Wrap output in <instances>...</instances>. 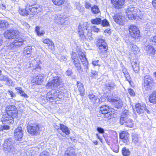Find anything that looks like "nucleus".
<instances>
[{"mask_svg":"<svg viewBox=\"0 0 156 156\" xmlns=\"http://www.w3.org/2000/svg\"><path fill=\"white\" fill-rule=\"evenodd\" d=\"M114 110L108 105H104L100 108L99 113L103 114L104 117L110 119L114 116Z\"/></svg>","mask_w":156,"mask_h":156,"instance_id":"f257e3e1","label":"nucleus"},{"mask_svg":"<svg viewBox=\"0 0 156 156\" xmlns=\"http://www.w3.org/2000/svg\"><path fill=\"white\" fill-rule=\"evenodd\" d=\"M97 45L98 47L100 55L102 57L107 56L106 52L108 50L107 44L105 42V40L101 38H99L97 41Z\"/></svg>","mask_w":156,"mask_h":156,"instance_id":"f03ea898","label":"nucleus"},{"mask_svg":"<svg viewBox=\"0 0 156 156\" xmlns=\"http://www.w3.org/2000/svg\"><path fill=\"white\" fill-rule=\"evenodd\" d=\"M13 142L11 138L6 139L3 144V150L6 153H11L14 154L16 152V150L13 145Z\"/></svg>","mask_w":156,"mask_h":156,"instance_id":"7ed1b4c3","label":"nucleus"},{"mask_svg":"<svg viewBox=\"0 0 156 156\" xmlns=\"http://www.w3.org/2000/svg\"><path fill=\"white\" fill-rule=\"evenodd\" d=\"M61 82L60 78L59 77H54L52 80L47 84L46 87L47 88H55L60 85Z\"/></svg>","mask_w":156,"mask_h":156,"instance_id":"20e7f679","label":"nucleus"},{"mask_svg":"<svg viewBox=\"0 0 156 156\" xmlns=\"http://www.w3.org/2000/svg\"><path fill=\"white\" fill-rule=\"evenodd\" d=\"M28 132L33 135H36L40 133V129L38 124H30L27 126Z\"/></svg>","mask_w":156,"mask_h":156,"instance_id":"39448f33","label":"nucleus"},{"mask_svg":"<svg viewBox=\"0 0 156 156\" xmlns=\"http://www.w3.org/2000/svg\"><path fill=\"white\" fill-rule=\"evenodd\" d=\"M88 26L87 23H84L81 26L80 25L78 27L77 31L80 37L82 39L86 38V35L85 33L87 30Z\"/></svg>","mask_w":156,"mask_h":156,"instance_id":"423d86ee","label":"nucleus"},{"mask_svg":"<svg viewBox=\"0 0 156 156\" xmlns=\"http://www.w3.org/2000/svg\"><path fill=\"white\" fill-rule=\"evenodd\" d=\"M135 110L138 114L141 115L146 112L148 113H150V111L147 109L145 105L141 103H138L136 105Z\"/></svg>","mask_w":156,"mask_h":156,"instance_id":"0eeeda50","label":"nucleus"},{"mask_svg":"<svg viewBox=\"0 0 156 156\" xmlns=\"http://www.w3.org/2000/svg\"><path fill=\"white\" fill-rule=\"evenodd\" d=\"M154 83V80L149 75L146 76L144 78V83L143 84V89L146 90L150 89V85Z\"/></svg>","mask_w":156,"mask_h":156,"instance_id":"6e6552de","label":"nucleus"},{"mask_svg":"<svg viewBox=\"0 0 156 156\" xmlns=\"http://www.w3.org/2000/svg\"><path fill=\"white\" fill-rule=\"evenodd\" d=\"M129 30L130 35L132 37L136 38L140 36V31L136 26L131 25Z\"/></svg>","mask_w":156,"mask_h":156,"instance_id":"1a4fd4ad","label":"nucleus"},{"mask_svg":"<svg viewBox=\"0 0 156 156\" xmlns=\"http://www.w3.org/2000/svg\"><path fill=\"white\" fill-rule=\"evenodd\" d=\"M19 32L14 30H10L6 31L4 34L5 37L9 39L16 38L18 36Z\"/></svg>","mask_w":156,"mask_h":156,"instance_id":"9d476101","label":"nucleus"},{"mask_svg":"<svg viewBox=\"0 0 156 156\" xmlns=\"http://www.w3.org/2000/svg\"><path fill=\"white\" fill-rule=\"evenodd\" d=\"M113 19L114 21L120 25H124L125 19V17L122 16L120 13H116L113 16Z\"/></svg>","mask_w":156,"mask_h":156,"instance_id":"9b49d317","label":"nucleus"},{"mask_svg":"<svg viewBox=\"0 0 156 156\" xmlns=\"http://www.w3.org/2000/svg\"><path fill=\"white\" fill-rule=\"evenodd\" d=\"M6 110L7 114H10L14 117H17V114L18 113V111L15 106L9 105L7 106L6 108Z\"/></svg>","mask_w":156,"mask_h":156,"instance_id":"f8f14e48","label":"nucleus"},{"mask_svg":"<svg viewBox=\"0 0 156 156\" xmlns=\"http://www.w3.org/2000/svg\"><path fill=\"white\" fill-rule=\"evenodd\" d=\"M78 54L80 60L83 62V65L84 67L85 71L87 72L88 70V63L87 60L86 56L84 53L81 51L79 52Z\"/></svg>","mask_w":156,"mask_h":156,"instance_id":"ddd939ff","label":"nucleus"},{"mask_svg":"<svg viewBox=\"0 0 156 156\" xmlns=\"http://www.w3.org/2000/svg\"><path fill=\"white\" fill-rule=\"evenodd\" d=\"M23 131L21 127H18L15 130L14 137L16 140H20L23 137Z\"/></svg>","mask_w":156,"mask_h":156,"instance_id":"4468645a","label":"nucleus"},{"mask_svg":"<svg viewBox=\"0 0 156 156\" xmlns=\"http://www.w3.org/2000/svg\"><path fill=\"white\" fill-rule=\"evenodd\" d=\"M14 117L12 115H11L9 114H5L3 115L2 119V122L4 123H12L13 122L12 119Z\"/></svg>","mask_w":156,"mask_h":156,"instance_id":"2eb2a0df","label":"nucleus"},{"mask_svg":"<svg viewBox=\"0 0 156 156\" xmlns=\"http://www.w3.org/2000/svg\"><path fill=\"white\" fill-rule=\"evenodd\" d=\"M108 101L117 108H121L123 105L122 101L120 98L111 99L108 98Z\"/></svg>","mask_w":156,"mask_h":156,"instance_id":"dca6fc26","label":"nucleus"},{"mask_svg":"<svg viewBox=\"0 0 156 156\" xmlns=\"http://www.w3.org/2000/svg\"><path fill=\"white\" fill-rule=\"evenodd\" d=\"M129 134L128 133L125 131L122 132L119 135L120 138L122 139L123 142L127 144L129 143Z\"/></svg>","mask_w":156,"mask_h":156,"instance_id":"f3484780","label":"nucleus"},{"mask_svg":"<svg viewBox=\"0 0 156 156\" xmlns=\"http://www.w3.org/2000/svg\"><path fill=\"white\" fill-rule=\"evenodd\" d=\"M132 141L137 146H139L141 144L142 141V139L139 135L133 133L132 135Z\"/></svg>","mask_w":156,"mask_h":156,"instance_id":"a211bd4d","label":"nucleus"},{"mask_svg":"<svg viewBox=\"0 0 156 156\" xmlns=\"http://www.w3.org/2000/svg\"><path fill=\"white\" fill-rule=\"evenodd\" d=\"M24 40L22 38H17L10 45V46L12 48H14L16 47H20L23 44Z\"/></svg>","mask_w":156,"mask_h":156,"instance_id":"6ab92c4d","label":"nucleus"},{"mask_svg":"<svg viewBox=\"0 0 156 156\" xmlns=\"http://www.w3.org/2000/svg\"><path fill=\"white\" fill-rule=\"evenodd\" d=\"M144 50L147 54L151 57H153L155 54V51L154 48L151 45H148L144 47Z\"/></svg>","mask_w":156,"mask_h":156,"instance_id":"aec40b11","label":"nucleus"},{"mask_svg":"<svg viewBox=\"0 0 156 156\" xmlns=\"http://www.w3.org/2000/svg\"><path fill=\"white\" fill-rule=\"evenodd\" d=\"M112 4L116 9L121 7L124 3V0H111Z\"/></svg>","mask_w":156,"mask_h":156,"instance_id":"412c9836","label":"nucleus"},{"mask_svg":"<svg viewBox=\"0 0 156 156\" xmlns=\"http://www.w3.org/2000/svg\"><path fill=\"white\" fill-rule=\"evenodd\" d=\"M55 92V90H52L51 92H49L47 94L46 98L47 100L50 102L58 98L57 96L55 95L54 94Z\"/></svg>","mask_w":156,"mask_h":156,"instance_id":"4be33fe9","label":"nucleus"},{"mask_svg":"<svg viewBox=\"0 0 156 156\" xmlns=\"http://www.w3.org/2000/svg\"><path fill=\"white\" fill-rule=\"evenodd\" d=\"M32 47L27 46L25 47L23 51L22 55L23 56H25L26 57H28L30 56L31 53Z\"/></svg>","mask_w":156,"mask_h":156,"instance_id":"5701e85b","label":"nucleus"},{"mask_svg":"<svg viewBox=\"0 0 156 156\" xmlns=\"http://www.w3.org/2000/svg\"><path fill=\"white\" fill-rule=\"evenodd\" d=\"M131 64L134 71L136 73H138L140 71L138 62L136 59H134L131 62Z\"/></svg>","mask_w":156,"mask_h":156,"instance_id":"b1692460","label":"nucleus"},{"mask_svg":"<svg viewBox=\"0 0 156 156\" xmlns=\"http://www.w3.org/2000/svg\"><path fill=\"white\" fill-rule=\"evenodd\" d=\"M55 95L58 96L59 95H62L66 94L67 92V90L64 87H61L59 88L56 90H55Z\"/></svg>","mask_w":156,"mask_h":156,"instance_id":"393cba45","label":"nucleus"},{"mask_svg":"<svg viewBox=\"0 0 156 156\" xmlns=\"http://www.w3.org/2000/svg\"><path fill=\"white\" fill-rule=\"evenodd\" d=\"M29 8L30 12H31L35 14L38 13L39 12V6L37 5H29Z\"/></svg>","mask_w":156,"mask_h":156,"instance_id":"a878e982","label":"nucleus"},{"mask_svg":"<svg viewBox=\"0 0 156 156\" xmlns=\"http://www.w3.org/2000/svg\"><path fill=\"white\" fill-rule=\"evenodd\" d=\"M124 120L123 124H125L126 126L130 128L133 127V123L131 119L129 118H126L124 119Z\"/></svg>","mask_w":156,"mask_h":156,"instance_id":"bb28decb","label":"nucleus"},{"mask_svg":"<svg viewBox=\"0 0 156 156\" xmlns=\"http://www.w3.org/2000/svg\"><path fill=\"white\" fill-rule=\"evenodd\" d=\"M43 76L41 75H39L33 78V82L37 84H41V83L43 81Z\"/></svg>","mask_w":156,"mask_h":156,"instance_id":"cd10ccee","label":"nucleus"},{"mask_svg":"<svg viewBox=\"0 0 156 156\" xmlns=\"http://www.w3.org/2000/svg\"><path fill=\"white\" fill-rule=\"evenodd\" d=\"M19 12L21 15L23 16H27L30 14L29 9L27 7L25 9L20 8Z\"/></svg>","mask_w":156,"mask_h":156,"instance_id":"c85d7f7f","label":"nucleus"},{"mask_svg":"<svg viewBox=\"0 0 156 156\" xmlns=\"http://www.w3.org/2000/svg\"><path fill=\"white\" fill-rule=\"evenodd\" d=\"M54 22L58 23L59 24L62 25L65 23V20L63 18L59 17L58 16L55 15L54 17Z\"/></svg>","mask_w":156,"mask_h":156,"instance_id":"c756f323","label":"nucleus"},{"mask_svg":"<svg viewBox=\"0 0 156 156\" xmlns=\"http://www.w3.org/2000/svg\"><path fill=\"white\" fill-rule=\"evenodd\" d=\"M60 129L62 131L65 133L66 135L69 134L70 131L68 128L63 124H60L59 125Z\"/></svg>","mask_w":156,"mask_h":156,"instance_id":"7c9ffc66","label":"nucleus"},{"mask_svg":"<svg viewBox=\"0 0 156 156\" xmlns=\"http://www.w3.org/2000/svg\"><path fill=\"white\" fill-rule=\"evenodd\" d=\"M128 114L129 112L128 110H125L124 111L120 119V122L121 125L123 124L124 119L127 118V117L128 116Z\"/></svg>","mask_w":156,"mask_h":156,"instance_id":"2f4dec72","label":"nucleus"},{"mask_svg":"<svg viewBox=\"0 0 156 156\" xmlns=\"http://www.w3.org/2000/svg\"><path fill=\"white\" fill-rule=\"evenodd\" d=\"M149 100L151 103H156V90L154 91L150 95Z\"/></svg>","mask_w":156,"mask_h":156,"instance_id":"473e14b6","label":"nucleus"},{"mask_svg":"<svg viewBox=\"0 0 156 156\" xmlns=\"http://www.w3.org/2000/svg\"><path fill=\"white\" fill-rule=\"evenodd\" d=\"M105 86L106 89H108L109 91H111L114 88L116 85L114 82H111L108 83H106Z\"/></svg>","mask_w":156,"mask_h":156,"instance_id":"72a5a7b5","label":"nucleus"},{"mask_svg":"<svg viewBox=\"0 0 156 156\" xmlns=\"http://www.w3.org/2000/svg\"><path fill=\"white\" fill-rule=\"evenodd\" d=\"M64 156H76L75 150L73 148L68 150L66 152Z\"/></svg>","mask_w":156,"mask_h":156,"instance_id":"f704fd0d","label":"nucleus"},{"mask_svg":"<svg viewBox=\"0 0 156 156\" xmlns=\"http://www.w3.org/2000/svg\"><path fill=\"white\" fill-rule=\"evenodd\" d=\"M129 47L131 48L132 50L135 54L139 51V49L138 47L132 43H129Z\"/></svg>","mask_w":156,"mask_h":156,"instance_id":"c9c22d12","label":"nucleus"},{"mask_svg":"<svg viewBox=\"0 0 156 156\" xmlns=\"http://www.w3.org/2000/svg\"><path fill=\"white\" fill-rule=\"evenodd\" d=\"M77 87L78 88L79 91L80 92V94L81 95H83L84 91V89L83 88V85L80 82H77Z\"/></svg>","mask_w":156,"mask_h":156,"instance_id":"e433bc0d","label":"nucleus"},{"mask_svg":"<svg viewBox=\"0 0 156 156\" xmlns=\"http://www.w3.org/2000/svg\"><path fill=\"white\" fill-rule=\"evenodd\" d=\"M137 11V9L132 6H129L126 11V14L132 13H135Z\"/></svg>","mask_w":156,"mask_h":156,"instance_id":"4c0bfd02","label":"nucleus"},{"mask_svg":"<svg viewBox=\"0 0 156 156\" xmlns=\"http://www.w3.org/2000/svg\"><path fill=\"white\" fill-rule=\"evenodd\" d=\"M91 23L92 24L98 25L101 23V19L99 18H97L96 19H92L91 20Z\"/></svg>","mask_w":156,"mask_h":156,"instance_id":"58836bf2","label":"nucleus"},{"mask_svg":"<svg viewBox=\"0 0 156 156\" xmlns=\"http://www.w3.org/2000/svg\"><path fill=\"white\" fill-rule=\"evenodd\" d=\"M88 97L91 101H92L94 104H95L96 103V100L98 99L97 96H95L92 94H89Z\"/></svg>","mask_w":156,"mask_h":156,"instance_id":"ea45409f","label":"nucleus"},{"mask_svg":"<svg viewBox=\"0 0 156 156\" xmlns=\"http://www.w3.org/2000/svg\"><path fill=\"white\" fill-rule=\"evenodd\" d=\"M122 153L124 156H128L130 154V152L128 149L123 147L122 150Z\"/></svg>","mask_w":156,"mask_h":156,"instance_id":"a19ab883","label":"nucleus"},{"mask_svg":"<svg viewBox=\"0 0 156 156\" xmlns=\"http://www.w3.org/2000/svg\"><path fill=\"white\" fill-rule=\"evenodd\" d=\"M52 1L55 5L58 6L62 5L65 1V0H52Z\"/></svg>","mask_w":156,"mask_h":156,"instance_id":"79ce46f5","label":"nucleus"},{"mask_svg":"<svg viewBox=\"0 0 156 156\" xmlns=\"http://www.w3.org/2000/svg\"><path fill=\"white\" fill-rule=\"evenodd\" d=\"M87 32V33H85V35H86V38H88V39L90 40H92L93 39V37H92V31L90 30H87L86 31Z\"/></svg>","mask_w":156,"mask_h":156,"instance_id":"37998d69","label":"nucleus"},{"mask_svg":"<svg viewBox=\"0 0 156 156\" xmlns=\"http://www.w3.org/2000/svg\"><path fill=\"white\" fill-rule=\"evenodd\" d=\"M136 13H132L126 14L127 16L129 19L131 20H135L136 18Z\"/></svg>","mask_w":156,"mask_h":156,"instance_id":"c03bdc74","label":"nucleus"},{"mask_svg":"<svg viewBox=\"0 0 156 156\" xmlns=\"http://www.w3.org/2000/svg\"><path fill=\"white\" fill-rule=\"evenodd\" d=\"M122 72L124 75L126 79L129 81L130 79V76L127 69L126 68H123L122 69Z\"/></svg>","mask_w":156,"mask_h":156,"instance_id":"a18cd8bd","label":"nucleus"},{"mask_svg":"<svg viewBox=\"0 0 156 156\" xmlns=\"http://www.w3.org/2000/svg\"><path fill=\"white\" fill-rule=\"evenodd\" d=\"M91 10L92 11L93 13L94 14H97L100 12L98 6L95 5L94 6L91 8Z\"/></svg>","mask_w":156,"mask_h":156,"instance_id":"49530a36","label":"nucleus"},{"mask_svg":"<svg viewBox=\"0 0 156 156\" xmlns=\"http://www.w3.org/2000/svg\"><path fill=\"white\" fill-rule=\"evenodd\" d=\"M43 42L44 43L48 44L49 45H51V46L54 45V43L48 39H44Z\"/></svg>","mask_w":156,"mask_h":156,"instance_id":"de8ad7c7","label":"nucleus"},{"mask_svg":"<svg viewBox=\"0 0 156 156\" xmlns=\"http://www.w3.org/2000/svg\"><path fill=\"white\" fill-rule=\"evenodd\" d=\"M8 23L5 20H0V28H3L8 25Z\"/></svg>","mask_w":156,"mask_h":156,"instance_id":"09e8293b","label":"nucleus"},{"mask_svg":"<svg viewBox=\"0 0 156 156\" xmlns=\"http://www.w3.org/2000/svg\"><path fill=\"white\" fill-rule=\"evenodd\" d=\"M101 25L103 27L108 26L109 25L108 22L106 19H104L102 20H101Z\"/></svg>","mask_w":156,"mask_h":156,"instance_id":"8fccbe9b","label":"nucleus"},{"mask_svg":"<svg viewBox=\"0 0 156 156\" xmlns=\"http://www.w3.org/2000/svg\"><path fill=\"white\" fill-rule=\"evenodd\" d=\"M6 82L7 83V85L8 86H13L14 84L12 81L8 77Z\"/></svg>","mask_w":156,"mask_h":156,"instance_id":"3c124183","label":"nucleus"},{"mask_svg":"<svg viewBox=\"0 0 156 156\" xmlns=\"http://www.w3.org/2000/svg\"><path fill=\"white\" fill-rule=\"evenodd\" d=\"M135 13L136 18L138 17L141 19L142 15V14L141 13V12L140 11L139 9H137V11H136Z\"/></svg>","mask_w":156,"mask_h":156,"instance_id":"603ef678","label":"nucleus"},{"mask_svg":"<svg viewBox=\"0 0 156 156\" xmlns=\"http://www.w3.org/2000/svg\"><path fill=\"white\" fill-rule=\"evenodd\" d=\"M153 29V27L151 26V23H150V24L147 23L146 24V29H145L147 31H150L152 29Z\"/></svg>","mask_w":156,"mask_h":156,"instance_id":"864d4df0","label":"nucleus"},{"mask_svg":"<svg viewBox=\"0 0 156 156\" xmlns=\"http://www.w3.org/2000/svg\"><path fill=\"white\" fill-rule=\"evenodd\" d=\"M74 5L76 7L77 9H78L79 10H81V6L79 2H75L74 4Z\"/></svg>","mask_w":156,"mask_h":156,"instance_id":"5fc2aeb1","label":"nucleus"},{"mask_svg":"<svg viewBox=\"0 0 156 156\" xmlns=\"http://www.w3.org/2000/svg\"><path fill=\"white\" fill-rule=\"evenodd\" d=\"M35 30L38 35H42L44 33L43 31H41V33H40V28L38 27H36Z\"/></svg>","mask_w":156,"mask_h":156,"instance_id":"6e6d98bb","label":"nucleus"},{"mask_svg":"<svg viewBox=\"0 0 156 156\" xmlns=\"http://www.w3.org/2000/svg\"><path fill=\"white\" fill-rule=\"evenodd\" d=\"M8 77L4 75H0V80L6 82Z\"/></svg>","mask_w":156,"mask_h":156,"instance_id":"4d7b16f0","label":"nucleus"},{"mask_svg":"<svg viewBox=\"0 0 156 156\" xmlns=\"http://www.w3.org/2000/svg\"><path fill=\"white\" fill-rule=\"evenodd\" d=\"M151 40L152 42V44L156 45V36L151 37Z\"/></svg>","mask_w":156,"mask_h":156,"instance_id":"13d9d810","label":"nucleus"},{"mask_svg":"<svg viewBox=\"0 0 156 156\" xmlns=\"http://www.w3.org/2000/svg\"><path fill=\"white\" fill-rule=\"evenodd\" d=\"M40 156H49V154L47 151H44L40 154Z\"/></svg>","mask_w":156,"mask_h":156,"instance_id":"bf43d9fd","label":"nucleus"},{"mask_svg":"<svg viewBox=\"0 0 156 156\" xmlns=\"http://www.w3.org/2000/svg\"><path fill=\"white\" fill-rule=\"evenodd\" d=\"M85 7L87 9H89L91 7V5L90 3L87 1L85 2Z\"/></svg>","mask_w":156,"mask_h":156,"instance_id":"052dcab7","label":"nucleus"},{"mask_svg":"<svg viewBox=\"0 0 156 156\" xmlns=\"http://www.w3.org/2000/svg\"><path fill=\"white\" fill-rule=\"evenodd\" d=\"M22 24L27 29H29L30 28L29 25L24 21L22 22Z\"/></svg>","mask_w":156,"mask_h":156,"instance_id":"680f3d73","label":"nucleus"},{"mask_svg":"<svg viewBox=\"0 0 156 156\" xmlns=\"http://www.w3.org/2000/svg\"><path fill=\"white\" fill-rule=\"evenodd\" d=\"M128 92L131 96H134L135 94L134 90L131 89H129Z\"/></svg>","mask_w":156,"mask_h":156,"instance_id":"e2e57ef3","label":"nucleus"},{"mask_svg":"<svg viewBox=\"0 0 156 156\" xmlns=\"http://www.w3.org/2000/svg\"><path fill=\"white\" fill-rule=\"evenodd\" d=\"M92 28L93 31L94 32H98L100 30L96 27V26H93L92 27Z\"/></svg>","mask_w":156,"mask_h":156,"instance_id":"0e129e2a","label":"nucleus"},{"mask_svg":"<svg viewBox=\"0 0 156 156\" xmlns=\"http://www.w3.org/2000/svg\"><path fill=\"white\" fill-rule=\"evenodd\" d=\"M97 130L100 133H104V129L101 127H98L97 128Z\"/></svg>","mask_w":156,"mask_h":156,"instance_id":"69168bd1","label":"nucleus"},{"mask_svg":"<svg viewBox=\"0 0 156 156\" xmlns=\"http://www.w3.org/2000/svg\"><path fill=\"white\" fill-rule=\"evenodd\" d=\"M15 90L19 94H20L23 91L22 88L21 87H16L15 88Z\"/></svg>","mask_w":156,"mask_h":156,"instance_id":"338daca9","label":"nucleus"},{"mask_svg":"<svg viewBox=\"0 0 156 156\" xmlns=\"http://www.w3.org/2000/svg\"><path fill=\"white\" fill-rule=\"evenodd\" d=\"M8 93L10 94V95L11 96V97L14 98L16 97V95L15 94L13 91H11L10 90H8Z\"/></svg>","mask_w":156,"mask_h":156,"instance_id":"774afa93","label":"nucleus"}]
</instances>
